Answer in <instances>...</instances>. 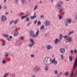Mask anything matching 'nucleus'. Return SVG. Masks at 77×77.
Wrapping results in <instances>:
<instances>
[{
  "label": "nucleus",
  "mask_w": 77,
  "mask_h": 77,
  "mask_svg": "<svg viewBox=\"0 0 77 77\" xmlns=\"http://www.w3.org/2000/svg\"><path fill=\"white\" fill-rule=\"evenodd\" d=\"M56 58L53 59L51 61V58L50 57H46L44 59V62H45V64L46 65H49L51 63H54V65H56L57 64V61L55 60Z\"/></svg>",
  "instance_id": "1"
},
{
  "label": "nucleus",
  "mask_w": 77,
  "mask_h": 77,
  "mask_svg": "<svg viewBox=\"0 0 77 77\" xmlns=\"http://www.w3.org/2000/svg\"><path fill=\"white\" fill-rule=\"evenodd\" d=\"M63 2L60 1V3H58L57 4L56 7L59 10H60L62 8V5H63Z\"/></svg>",
  "instance_id": "2"
},
{
  "label": "nucleus",
  "mask_w": 77,
  "mask_h": 77,
  "mask_svg": "<svg viewBox=\"0 0 77 77\" xmlns=\"http://www.w3.org/2000/svg\"><path fill=\"white\" fill-rule=\"evenodd\" d=\"M41 67L39 66H35L33 69V70L35 72H38L41 71Z\"/></svg>",
  "instance_id": "3"
},
{
  "label": "nucleus",
  "mask_w": 77,
  "mask_h": 77,
  "mask_svg": "<svg viewBox=\"0 0 77 77\" xmlns=\"http://www.w3.org/2000/svg\"><path fill=\"white\" fill-rule=\"evenodd\" d=\"M72 22L71 19L69 18L67 19L65 22V25L67 26H68V24H71Z\"/></svg>",
  "instance_id": "4"
},
{
  "label": "nucleus",
  "mask_w": 77,
  "mask_h": 77,
  "mask_svg": "<svg viewBox=\"0 0 77 77\" xmlns=\"http://www.w3.org/2000/svg\"><path fill=\"white\" fill-rule=\"evenodd\" d=\"M7 20V17L6 16L4 15H2L1 18V21H6Z\"/></svg>",
  "instance_id": "5"
},
{
  "label": "nucleus",
  "mask_w": 77,
  "mask_h": 77,
  "mask_svg": "<svg viewBox=\"0 0 77 77\" xmlns=\"http://www.w3.org/2000/svg\"><path fill=\"white\" fill-rule=\"evenodd\" d=\"M51 23L48 20H45V25L46 27H48L50 25Z\"/></svg>",
  "instance_id": "6"
},
{
  "label": "nucleus",
  "mask_w": 77,
  "mask_h": 77,
  "mask_svg": "<svg viewBox=\"0 0 77 77\" xmlns=\"http://www.w3.org/2000/svg\"><path fill=\"white\" fill-rule=\"evenodd\" d=\"M34 31H30V33L31 36L33 37V38H36V35L34 34Z\"/></svg>",
  "instance_id": "7"
},
{
  "label": "nucleus",
  "mask_w": 77,
  "mask_h": 77,
  "mask_svg": "<svg viewBox=\"0 0 77 77\" xmlns=\"http://www.w3.org/2000/svg\"><path fill=\"white\" fill-rule=\"evenodd\" d=\"M52 48H53V46H52L51 45H47V49L48 50H51V49H52Z\"/></svg>",
  "instance_id": "8"
},
{
  "label": "nucleus",
  "mask_w": 77,
  "mask_h": 77,
  "mask_svg": "<svg viewBox=\"0 0 77 77\" xmlns=\"http://www.w3.org/2000/svg\"><path fill=\"white\" fill-rule=\"evenodd\" d=\"M30 41L32 42V44H30L29 45V47H32L33 45H34V44H35V42H34V41L33 39H30Z\"/></svg>",
  "instance_id": "9"
},
{
  "label": "nucleus",
  "mask_w": 77,
  "mask_h": 77,
  "mask_svg": "<svg viewBox=\"0 0 77 77\" xmlns=\"http://www.w3.org/2000/svg\"><path fill=\"white\" fill-rule=\"evenodd\" d=\"M60 52L62 54H63L65 52V48H62L60 49Z\"/></svg>",
  "instance_id": "10"
},
{
  "label": "nucleus",
  "mask_w": 77,
  "mask_h": 77,
  "mask_svg": "<svg viewBox=\"0 0 77 77\" xmlns=\"http://www.w3.org/2000/svg\"><path fill=\"white\" fill-rule=\"evenodd\" d=\"M67 40L68 42H72V38L69 36L67 38Z\"/></svg>",
  "instance_id": "11"
},
{
  "label": "nucleus",
  "mask_w": 77,
  "mask_h": 77,
  "mask_svg": "<svg viewBox=\"0 0 77 77\" xmlns=\"http://www.w3.org/2000/svg\"><path fill=\"white\" fill-rule=\"evenodd\" d=\"M3 36H4V37H6V38H7V39L8 40V41H10L11 39L8 38V36H9V35L3 34Z\"/></svg>",
  "instance_id": "12"
},
{
  "label": "nucleus",
  "mask_w": 77,
  "mask_h": 77,
  "mask_svg": "<svg viewBox=\"0 0 77 77\" xmlns=\"http://www.w3.org/2000/svg\"><path fill=\"white\" fill-rule=\"evenodd\" d=\"M13 29H14L13 31V32L14 33V32H16V31L17 30V27L16 26H14L12 28Z\"/></svg>",
  "instance_id": "13"
},
{
  "label": "nucleus",
  "mask_w": 77,
  "mask_h": 77,
  "mask_svg": "<svg viewBox=\"0 0 77 77\" xmlns=\"http://www.w3.org/2000/svg\"><path fill=\"white\" fill-rule=\"evenodd\" d=\"M27 16H28V14H27L24 16H22L21 17V19L22 20H23V19H24V18H26V17H27Z\"/></svg>",
  "instance_id": "14"
},
{
  "label": "nucleus",
  "mask_w": 77,
  "mask_h": 77,
  "mask_svg": "<svg viewBox=\"0 0 77 77\" xmlns=\"http://www.w3.org/2000/svg\"><path fill=\"white\" fill-rule=\"evenodd\" d=\"M54 43L55 44H57L58 43V39L56 38V39L54 41Z\"/></svg>",
  "instance_id": "15"
},
{
  "label": "nucleus",
  "mask_w": 77,
  "mask_h": 77,
  "mask_svg": "<svg viewBox=\"0 0 77 77\" xmlns=\"http://www.w3.org/2000/svg\"><path fill=\"white\" fill-rule=\"evenodd\" d=\"M39 30H37V32L36 33L35 38L36 37H37V36H38V35L39 34Z\"/></svg>",
  "instance_id": "16"
},
{
  "label": "nucleus",
  "mask_w": 77,
  "mask_h": 77,
  "mask_svg": "<svg viewBox=\"0 0 77 77\" xmlns=\"http://www.w3.org/2000/svg\"><path fill=\"white\" fill-rule=\"evenodd\" d=\"M64 75L65 76H68L69 75V72L68 71L66 72L65 73Z\"/></svg>",
  "instance_id": "17"
},
{
  "label": "nucleus",
  "mask_w": 77,
  "mask_h": 77,
  "mask_svg": "<svg viewBox=\"0 0 77 77\" xmlns=\"http://www.w3.org/2000/svg\"><path fill=\"white\" fill-rule=\"evenodd\" d=\"M48 69H49V67H48V66H46L45 67V70L46 71H48Z\"/></svg>",
  "instance_id": "18"
},
{
  "label": "nucleus",
  "mask_w": 77,
  "mask_h": 77,
  "mask_svg": "<svg viewBox=\"0 0 77 77\" xmlns=\"http://www.w3.org/2000/svg\"><path fill=\"white\" fill-rule=\"evenodd\" d=\"M2 63L4 64H5L6 63V59H4L2 61Z\"/></svg>",
  "instance_id": "19"
},
{
  "label": "nucleus",
  "mask_w": 77,
  "mask_h": 77,
  "mask_svg": "<svg viewBox=\"0 0 77 77\" xmlns=\"http://www.w3.org/2000/svg\"><path fill=\"white\" fill-rule=\"evenodd\" d=\"M18 32H15L14 33V36H18Z\"/></svg>",
  "instance_id": "20"
},
{
  "label": "nucleus",
  "mask_w": 77,
  "mask_h": 77,
  "mask_svg": "<svg viewBox=\"0 0 77 77\" xmlns=\"http://www.w3.org/2000/svg\"><path fill=\"white\" fill-rule=\"evenodd\" d=\"M74 33V31H71L68 34V35H70L71 34H72V33Z\"/></svg>",
  "instance_id": "21"
},
{
  "label": "nucleus",
  "mask_w": 77,
  "mask_h": 77,
  "mask_svg": "<svg viewBox=\"0 0 77 77\" xmlns=\"http://www.w3.org/2000/svg\"><path fill=\"white\" fill-rule=\"evenodd\" d=\"M41 24V22L40 21H38L37 23V25L39 26Z\"/></svg>",
  "instance_id": "22"
},
{
  "label": "nucleus",
  "mask_w": 77,
  "mask_h": 77,
  "mask_svg": "<svg viewBox=\"0 0 77 77\" xmlns=\"http://www.w3.org/2000/svg\"><path fill=\"white\" fill-rule=\"evenodd\" d=\"M54 73L55 74L57 75V74H58V72L57 71V70H55L54 71Z\"/></svg>",
  "instance_id": "23"
},
{
  "label": "nucleus",
  "mask_w": 77,
  "mask_h": 77,
  "mask_svg": "<svg viewBox=\"0 0 77 77\" xmlns=\"http://www.w3.org/2000/svg\"><path fill=\"white\" fill-rule=\"evenodd\" d=\"M19 20H16L15 21H14V23L15 24H16L18 22Z\"/></svg>",
  "instance_id": "24"
},
{
  "label": "nucleus",
  "mask_w": 77,
  "mask_h": 77,
  "mask_svg": "<svg viewBox=\"0 0 77 77\" xmlns=\"http://www.w3.org/2000/svg\"><path fill=\"white\" fill-rule=\"evenodd\" d=\"M25 2V0H21V3L23 4V5H24V2Z\"/></svg>",
  "instance_id": "25"
},
{
  "label": "nucleus",
  "mask_w": 77,
  "mask_h": 77,
  "mask_svg": "<svg viewBox=\"0 0 77 77\" xmlns=\"http://www.w3.org/2000/svg\"><path fill=\"white\" fill-rule=\"evenodd\" d=\"M69 60H70V62H71V61H72V57H71V56H69Z\"/></svg>",
  "instance_id": "26"
},
{
  "label": "nucleus",
  "mask_w": 77,
  "mask_h": 77,
  "mask_svg": "<svg viewBox=\"0 0 77 77\" xmlns=\"http://www.w3.org/2000/svg\"><path fill=\"white\" fill-rule=\"evenodd\" d=\"M20 39H21V40H24V37L23 36H21L20 38H19Z\"/></svg>",
  "instance_id": "27"
},
{
  "label": "nucleus",
  "mask_w": 77,
  "mask_h": 77,
  "mask_svg": "<svg viewBox=\"0 0 77 77\" xmlns=\"http://www.w3.org/2000/svg\"><path fill=\"white\" fill-rule=\"evenodd\" d=\"M60 40H62V34H60Z\"/></svg>",
  "instance_id": "28"
},
{
  "label": "nucleus",
  "mask_w": 77,
  "mask_h": 77,
  "mask_svg": "<svg viewBox=\"0 0 77 77\" xmlns=\"http://www.w3.org/2000/svg\"><path fill=\"white\" fill-rule=\"evenodd\" d=\"M30 21V19L29 17H27L26 19V21Z\"/></svg>",
  "instance_id": "29"
},
{
  "label": "nucleus",
  "mask_w": 77,
  "mask_h": 77,
  "mask_svg": "<svg viewBox=\"0 0 77 77\" xmlns=\"http://www.w3.org/2000/svg\"><path fill=\"white\" fill-rule=\"evenodd\" d=\"M34 15L33 16V17H34V18H36V13H35L34 14Z\"/></svg>",
  "instance_id": "30"
},
{
  "label": "nucleus",
  "mask_w": 77,
  "mask_h": 77,
  "mask_svg": "<svg viewBox=\"0 0 77 77\" xmlns=\"http://www.w3.org/2000/svg\"><path fill=\"white\" fill-rule=\"evenodd\" d=\"M44 29V25H43L41 26L40 28L41 30H42V29Z\"/></svg>",
  "instance_id": "31"
},
{
  "label": "nucleus",
  "mask_w": 77,
  "mask_h": 77,
  "mask_svg": "<svg viewBox=\"0 0 77 77\" xmlns=\"http://www.w3.org/2000/svg\"><path fill=\"white\" fill-rule=\"evenodd\" d=\"M64 10V9H63V8H62L60 10V12H62V11H63Z\"/></svg>",
  "instance_id": "32"
},
{
  "label": "nucleus",
  "mask_w": 77,
  "mask_h": 77,
  "mask_svg": "<svg viewBox=\"0 0 77 77\" xmlns=\"http://www.w3.org/2000/svg\"><path fill=\"white\" fill-rule=\"evenodd\" d=\"M15 2L17 5L18 2V0H15Z\"/></svg>",
  "instance_id": "33"
},
{
  "label": "nucleus",
  "mask_w": 77,
  "mask_h": 77,
  "mask_svg": "<svg viewBox=\"0 0 77 77\" xmlns=\"http://www.w3.org/2000/svg\"><path fill=\"white\" fill-rule=\"evenodd\" d=\"M37 8H38V6H36L34 8V10H36V9H37Z\"/></svg>",
  "instance_id": "34"
},
{
  "label": "nucleus",
  "mask_w": 77,
  "mask_h": 77,
  "mask_svg": "<svg viewBox=\"0 0 77 77\" xmlns=\"http://www.w3.org/2000/svg\"><path fill=\"white\" fill-rule=\"evenodd\" d=\"M59 19H60V20H61V19H62V16H60L59 15Z\"/></svg>",
  "instance_id": "35"
},
{
  "label": "nucleus",
  "mask_w": 77,
  "mask_h": 77,
  "mask_svg": "<svg viewBox=\"0 0 77 77\" xmlns=\"http://www.w3.org/2000/svg\"><path fill=\"white\" fill-rule=\"evenodd\" d=\"M12 77H15V74H12L11 75Z\"/></svg>",
  "instance_id": "36"
},
{
  "label": "nucleus",
  "mask_w": 77,
  "mask_h": 77,
  "mask_svg": "<svg viewBox=\"0 0 77 77\" xmlns=\"http://www.w3.org/2000/svg\"><path fill=\"white\" fill-rule=\"evenodd\" d=\"M4 9H7V6L6 5H5L4 7Z\"/></svg>",
  "instance_id": "37"
},
{
  "label": "nucleus",
  "mask_w": 77,
  "mask_h": 77,
  "mask_svg": "<svg viewBox=\"0 0 77 77\" xmlns=\"http://www.w3.org/2000/svg\"><path fill=\"white\" fill-rule=\"evenodd\" d=\"M31 57H35V55L33 54H31Z\"/></svg>",
  "instance_id": "38"
},
{
  "label": "nucleus",
  "mask_w": 77,
  "mask_h": 77,
  "mask_svg": "<svg viewBox=\"0 0 77 77\" xmlns=\"http://www.w3.org/2000/svg\"><path fill=\"white\" fill-rule=\"evenodd\" d=\"M70 53H71V54H73V50H71L70 51Z\"/></svg>",
  "instance_id": "39"
},
{
  "label": "nucleus",
  "mask_w": 77,
  "mask_h": 77,
  "mask_svg": "<svg viewBox=\"0 0 77 77\" xmlns=\"http://www.w3.org/2000/svg\"><path fill=\"white\" fill-rule=\"evenodd\" d=\"M13 23H14V21H12L10 22V24H12Z\"/></svg>",
  "instance_id": "40"
},
{
  "label": "nucleus",
  "mask_w": 77,
  "mask_h": 77,
  "mask_svg": "<svg viewBox=\"0 0 77 77\" xmlns=\"http://www.w3.org/2000/svg\"><path fill=\"white\" fill-rule=\"evenodd\" d=\"M44 16L43 15H41L40 16V18H44Z\"/></svg>",
  "instance_id": "41"
},
{
  "label": "nucleus",
  "mask_w": 77,
  "mask_h": 77,
  "mask_svg": "<svg viewBox=\"0 0 77 77\" xmlns=\"http://www.w3.org/2000/svg\"><path fill=\"white\" fill-rule=\"evenodd\" d=\"M32 24V22H30L29 23H28L27 25V26H29V25H30V24Z\"/></svg>",
  "instance_id": "42"
},
{
  "label": "nucleus",
  "mask_w": 77,
  "mask_h": 77,
  "mask_svg": "<svg viewBox=\"0 0 77 77\" xmlns=\"http://www.w3.org/2000/svg\"><path fill=\"white\" fill-rule=\"evenodd\" d=\"M31 77H36V75H31Z\"/></svg>",
  "instance_id": "43"
},
{
  "label": "nucleus",
  "mask_w": 77,
  "mask_h": 77,
  "mask_svg": "<svg viewBox=\"0 0 77 77\" xmlns=\"http://www.w3.org/2000/svg\"><path fill=\"white\" fill-rule=\"evenodd\" d=\"M37 21H38V20H36L35 21H34V23L35 24H36V23H37Z\"/></svg>",
  "instance_id": "44"
},
{
  "label": "nucleus",
  "mask_w": 77,
  "mask_h": 77,
  "mask_svg": "<svg viewBox=\"0 0 77 77\" xmlns=\"http://www.w3.org/2000/svg\"><path fill=\"white\" fill-rule=\"evenodd\" d=\"M75 19L77 20V13L76 14V15L75 16Z\"/></svg>",
  "instance_id": "45"
},
{
  "label": "nucleus",
  "mask_w": 77,
  "mask_h": 77,
  "mask_svg": "<svg viewBox=\"0 0 77 77\" xmlns=\"http://www.w3.org/2000/svg\"><path fill=\"white\" fill-rule=\"evenodd\" d=\"M12 36H10V39H12Z\"/></svg>",
  "instance_id": "46"
},
{
  "label": "nucleus",
  "mask_w": 77,
  "mask_h": 77,
  "mask_svg": "<svg viewBox=\"0 0 77 77\" xmlns=\"http://www.w3.org/2000/svg\"><path fill=\"white\" fill-rule=\"evenodd\" d=\"M73 75H74V73H73V71H72L71 73V76H72V77Z\"/></svg>",
  "instance_id": "47"
},
{
  "label": "nucleus",
  "mask_w": 77,
  "mask_h": 77,
  "mask_svg": "<svg viewBox=\"0 0 77 77\" xmlns=\"http://www.w3.org/2000/svg\"><path fill=\"white\" fill-rule=\"evenodd\" d=\"M61 59H64L63 55L62 54L61 55Z\"/></svg>",
  "instance_id": "48"
},
{
  "label": "nucleus",
  "mask_w": 77,
  "mask_h": 77,
  "mask_svg": "<svg viewBox=\"0 0 77 77\" xmlns=\"http://www.w3.org/2000/svg\"><path fill=\"white\" fill-rule=\"evenodd\" d=\"M30 18L31 20H32V19H33L34 18V17H33V16H31Z\"/></svg>",
  "instance_id": "49"
},
{
  "label": "nucleus",
  "mask_w": 77,
  "mask_h": 77,
  "mask_svg": "<svg viewBox=\"0 0 77 77\" xmlns=\"http://www.w3.org/2000/svg\"><path fill=\"white\" fill-rule=\"evenodd\" d=\"M63 74V73L62 72H60L59 73V74L61 75H62V74Z\"/></svg>",
  "instance_id": "50"
},
{
  "label": "nucleus",
  "mask_w": 77,
  "mask_h": 77,
  "mask_svg": "<svg viewBox=\"0 0 77 77\" xmlns=\"http://www.w3.org/2000/svg\"><path fill=\"white\" fill-rule=\"evenodd\" d=\"M68 37V36H64V38H67Z\"/></svg>",
  "instance_id": "51"
},
{
  "label": "nucleus",
  "mask_w": 77,
  "mask_h": 77,
  "mask_svg": "<svg viewBox=\"0 0 77 77\" xmlns=\"http://www.w3.org/2000/svg\"><path fill=\"white\" fill-rule=\"evenodd\" d=\"M74 51L75 53V54L77 53V50H75Z\"/></svg>",
  "instance_id": "52"
},
{
  "label": "nucleus",
  "mask_w": 77,
  "mask_h": 77,
  "mask_svg": "<svg viewBox=\"0 0 77 77\" xmlns=\"http://www.w3.org/2000/svg\"><path fill=\"white\" fill-rule=\"evenodd\" d=\"M2 5H0V9H2Z\"/></svg>",
  "instance_id": "53"
},
{
  "label": "nucleus",
  "mask_w": 77,
  "mask_h": 77,
  "mask_svg": "<svg viewBox=\"0 0 77 77\" xmlns=\"http://www.w3.org/2000/svg\"><path fill=\"white\" fill-rule=\"evenodd\" d=\"M77 69H76V70L75 71V75H77Z\"/></svg>",
  "instance_id": "54"
},
{
  "label": "nucleus",
  "mask_w": 77,
  "mask_h": 77,
  "mask_svg": "<svg viewBox=\"0 0 77 77\" xmlns=\"http://www.w3.org/2000/svg\"><path fill=\"white\" fill-rule=\"evenodd\" d=\"M6 2H7V0H4V3H6Z\"/></svg>",
  "instance_id": "55"
},
{
  "label": "nucleus",
  "mask_w": 77,
  "mask_h": 77,
  "mask_svg": "<svg viewBox=\"0 0 77 77\" xmlns=\"http://www.w3.org/2000/svg\"><path fill=\"white\" fill-rule=\"evenodd\" d=\"M8 54H6L5 55V56L6 57H8Z\"/></svg>",
  "instance_id": "56"
},
{
  "label": "nucleus",
  "mask_w": 77,
  "mask_h": 77,
  "mask_svg": "<svg viewBox=\"0 0 77 77\" xmlns=\"http://www.w3.org/2000/svg\"><path fill=\"white\" fill-rule=\"evenodd\" d=\"M8 12H7L6 13H5V15H8Z\"/></svg>",
  "instance_id": "57"
},
{
  "label": "nucleus",
  "mask_w": 77,
  "mask_h": 77,
  "mask_svg": "<svg viewBox=\"0 0 77 77\" xmlns=\"http://www.w3.org/2000/svg\"><path fill=\"white\" fill-rule=\"evenodd\" d=\"M2 45H3V46H4V45H5V43H3V44H2Z\"/></svg>",
  "instance_id": "58"
},
{
  "label": "nucleus",
  "mask_w": 77,
  "mask_h": 77,
  "mask_svg": "<svg viewBox=\"0 0 77 77\" xmlns=\"http://www.w3.org/2000/svg\"><path fill=\"white\" fill-rule=\"evenodd\" d=\"M60 75L59 74L58 75H57V77H59V76H60Z\"/></svg>",
  "instance_id": "59"
},
{
  "label": "nucleus",
  "mask_w": 77,
  "mask_h": 77,
  "mask_svg": "<svg viewBox=\"0 0 77 77\" xmlns=\"http://www.w3.org/2000/svg\"><path fill=\"white\" fill-rule=\"evenodd\" d=\"M29 2H31V0H29Z\"/></svg>",
  "instance_id": "60"
},
{
  "label": "nucleus",
  "mask_w": 77,
  "mask_h": 77,
  "mask_svg": "<svg viewBox=\"0 0 77 77\" xmlns=\"http://www.w3.org/2000/svg\"><path fill=\"white\" fill-rule=\"evenodd\" d=\"M51 2H53V0H51Z\"/></svg>",
  "instance_id": "61"
},
{
  "label": "nucleus",
  "mask_w": 77,
  "mask_h": 77,
  "mask_svg": "<svg viewBox=\"0 0 77 77\" xmlns=\"http://www.w3.org/2000/svg\"><path fill=\"white\" fill-rule=\"evenodd\" d=\"M59 41H60V40H58V42H59Z\"/></svg>",
  "instance_id": "62"
},
{
  "label": "nucleus",
  "mask_w": 77,
  "mask_h": 77,
  "mask_svg": "<svg viewBox=\"0 0 77 77\" xmlns=\"http://www.w3.org/2000/svg\"><path fill=\"white\" fill-rule=\"evenodd\" d=\"M66 1H69V0H66Z\"/></svg>",
  "instance_id": "63"
},
{
  "label": "nucleus",
  "mask_w": 77,
  "mask_h": 77,
  "mask_svg": "<svg viewBox=\"0 0 77 77\" xmlns=\"http://www.w3.org/2000/svg\"><path fill=\"white\" fill-rule=\"evenodd\" d=\"M40 3H42V1H40Z\"/></svg>",
  "instance_id": "64"
}]
</instances>
